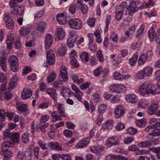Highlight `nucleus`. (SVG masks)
Listing matches in <instances>:
<instances>
[{
  "label": "nucleus",
  "mask_w": 160,
  "mask_h": 160,
  "mask_svg": "<svg viewBox=\"0 0 160 160\" xmlns=\"http://www.w3.org/2000/svg\"><path fill=\"white\" fill-rule=\"evenodd\" d=\"M107 108V105L105 104L102 103L99 106L98 112L100 113H102L105 112Z\"/></svg>",
  "instance_id": "6e6d98bb"
},
{
  "label": "nucleus",
  "mask_w": 160,
  "mask_h": 160,
  "mask_svg": "<svg viewBox=\"0 0 160 160\" xmlns=\"http://www.w3.org/2000/svg\"><path fill=\"white\" fill-rule=\"evenodd\" d=\"M13 41V35L12 34L8 35L7 38L6 44L7 47L8 49L10 50L12 48V43Z\"/></svg>",
  "instance_id": "c756f323"
},
{
  "label": "nucleus",
  "mask_w": 160,
  "mask_h": 160,
  "mask_svg": "<svg viewBox=\"0 0 160 160\" xmlns=\"http://www.w3.org/2000/svg\"><path fill=\"white\" fill-rule=\"evenodd\" d=\"M8 62L11 69L13 72H17L19 69V59L15 55L10 56L8 58Z\"/></svg>",
  "instance_id": "20e7f679"
},
{
  "label": "nucleus",
  "mask_w": 160,
  "mask_h": 160,
  "mask_svg": "<svg viewBox=\"0 0 160 160\" xmlns=\"http://www.w3.org/2000/svg\"><path fill=\"white\" fill-rule=\"evenodd\" d=\"M69 27L75 30L80 29L82 27V22L79 19L74 18L70 19L68 22Z\"/></svg>",
  "instance_id": "39448f33"
},
{
  "label": "nucleus",
  "mask_w": 160,
  "mask_h": 160,
  "mask_svg": "<svg viewBox=\"0 0 160 160\" xmlns=\"http://www.w3.org/2000/svg\"><path fill=\"white\" fill-rule=\"evenodd\" d=\"M49 116L48 114H45L42 115L40 119V121L41 122H47L49 119Z\"/></svg>",
  "instance_id": "680f3d73"
},
{
  "label": "nucleus",
  "mask_w": 160,
  "mask_h": 160,
  "mask_svg": "<svg viewBox=\"0 0 160 160\" xmlns=\"http://www.w3.org/2000/svg\"><path fill=\"white\" fill-rule=\"evenodd\" d=\"M61 117L60 115L59 116L58 115L52 116V117H51L52 122H54L58 121H61L62 118H61Z\"/></svg>",
  "instance_id": "338daca9"
},
{
  "label": "nucleus",
  "mask_w": 160,
  "mask_h": 160,
  "mask_svg": "<svg viewBox=\"0 0 160 160\" xmlns=\"http://www.w3.org/2000/svg\"><path fill=\"white\" fill-rule=\"evenodd\" d=\"M69 36L67 42V45L68 47L71 48L74 46L78 36L76 32L73 31H72L69 32Z\"/></svg>",
  "instance_id": "0eeeda50"
},
{
  "label": "nucleus",
  "mask_w": 160,
  "mask_h": 160,
  "mask_svg": "<svg viewBox=\"0 0 160 160\" xmlns=\"http://www.w3.org/2000/svg\"><path fill=\"white\" fill-rule=\"evenodd\" d=\"M67 47L65 44H62L57 50V53L60 56H63L66 52Z\"/></svg>",
  "instance_id": "72a5a7b5"
},
{
  "label": "nucleus",
  "mask_w": 160,
  "mask_h": 160,
  "mask_svg": "<svg viewBox=\"0 0 160 160\" xmlns=\"http://www.w3.org/2000/svg\"><path fill=\"white\" fill-rule=\"evenodd\" d=\"M53 37L50 34H47L45 35L44 42L45 48L48 49L51 47L52 44Z\"/></svg>",
  "instance_id": "ddd939ff"
},
{
  "label": "nucleus",
  "mask_w": 160,
  "mask_h": 160,
  "mask_svg": "<svg viewBox=\"0 0 160 160\" xmlns=\"http://www.w3.org/2000/svg\"><path fill=\"white\" fill-rule=\"evenodd\" d=\"M113 121L112 119H109L102 124V128L104 129H111L113 126Z\"/></svg>",
  "instance_id": "2f4dec72"
},
{
  "label": "nucleus",
  "mask_w": 160,
  "mask_h": 160,
  "mask_svg": "<svg viewBox=\"0 0 160 160\" xmlns=\"http://www.w3.org/2000/svg\"><path fill=\"white\" fill-rule=\"evenodd\" d=\"M55 35L58 40H62L63 39L65 36V32L62 28H57Z\"/></svg>",
  "instance_id": "412c9836"
},
{
  "label": "nucleus",
  "mask_w": 160,
  "mask_h": 160,
  "mask_svg": "<svg viewBox=\"0 0 160 160\" xmlns=\"http://www.w3.org/2000/svg\"><path fill=\"white\" fill-rule=\"evenodd\" d=\"M104 147L102 146H93L90 147L91 151L92 152L98 153L103 150Z\"/></svg>",
  "instance_id": "4c0bfd02"
},
{
  "label": "nucleus",
  "mask_w": 160,
  "mask_h": 160,
  "mask_svg": "<svg viewBox=\"0 0 160 160\" xmlns=\"http://www.w3.org/2000/svg\"><path fill=\"white\" fill-rule=\"evenodd\" d=\"M80 56L82 62H86L88 61L89 57V55L88 52H83L81 54Z\"/></svg>",
  "instance_id": "79ce46f5"
},
{
  "label": "nucleus",
  "mask_w": 160,
  "mask_h": 160,
  "mask_svg": "<svg viewBox=\"0 0 160 160\" xmlns=\"http://www.w3.org/2000/svg\"><path fill=\"white\" fill-rule=\"evenodd\" d=\"M40 148L39 147H35L33 149V153L35 158L36 159H38L39 155Z\"/></svg>",
  "instance_id": "bf43d9fd"
},
{
  "label": "nucleus",
  "mask_w": 160,
  "mask_h": 160,
  "mask_svg": "<svg viewBox=\"0 0 160 160\" xmlns=\"http://www.w3.org/2000/svg\"><path fill=\"white\" fill-rule=\"evenodd\" d=\"M113 78L117 80H122V79H126L128 78L130 76L129 75H122L118 72H115L113 74Z\"/></svg>",
  "instance_id": "a878e982"
},
{
  "label": "nucleus",
  "mask_w": 160,
  "mask_h": 160,
  "mask_svg": "<svg viewBox=\"0 0 160 160\" xmlns=\"http://www.w3.org/2000/svg\"><path fill=\"white\" fill-rule=\"evenodd\" d=\"M73 95L78 101L80 102L82 101V97L83 95V92L80 90L75 92Z\"/></svg>",
  "instance_id": "a18cd8bd"
},
{
  "label": "nucleus",
  "mask_w": 160,
  "mask_h": 160,
  "mask_svg": "<svg viewBox=\"0 0 160 160\" xmlns=\"http://www.w3.org/2000/svg\"><path fill=\"white\" fill-rule=\"evenodd\" d=\"M102 69L101 67H99L95 69L93 71L94 75L95 77L98 76L102 72Z\"/></svg>",
  "instance_id": "052dcab7"
},
{
  "label": "nucleus",
  "mask_w": 160,
  "mask_h": 160,
  "mask_svg": "<svg viewBox=\"0 0 160 160\" xmlns=\"http://www.w3.org/2000/svg\"><path fill=\"white\" fill-rule=\"evenodd\" d=\"M110 39L114 43H117L118 41V34L114 32L112 33L110 37Z\"/></svg>",
  "instance_id": "8fccbe9b"
},
{
  "label": "nucleus",
  "mask_w": 160,
  "mask_h": 160,
  "mask_svg": "<svg viewBox=\"0 0 160 160\" xmlns=\"http://www.w3.org/2000/svg\"><path fill=\"white\" fill-rule=\"evenodd\" d=\"M138 146L140 148H147L150 147L151 144L150 140H146L138 144Z\"/></svg>",
  "instance_id": "49530a36"
},
{
  "label": "nucleus",
  "mask_w": 160,
  "mask_h": 160,
  "mask_svg": "<svg viewBox=\"0 0 160 160\" xmlns=\"http://www.w3.org/2000/svg\"><path fill=\"white\" fill-rule=\"evenodd\" d=\"M28 107L27 104H22L20 102H18L16 104V108L18 110L26 115L28 114L30 112V110L28 108Z\"/></svg>",
  "instance_id": "1a4fd4ad"
},
{
  "label": "nucleus",
  "mask_w": 160,
  "mask_h": 160,
  "mask_svg": "<svg viewBox=\"0 0 160 160\" xmlns=\"http://www.w3.org/2000/svg\"><path fill=\"white\" fill-rule=\"evenodd\" d=\"M127 101L132 103H136L138 100V96L134 94H129L127 95L126 97Z\"/></svg>",
  "instance_id": "4be33fe9"
},
{
  "label": "nucleus",
  "mask_w": 160,
  "mask_h": 160,
  "mask_svg": "<svg viewBox=\"0 0 160 160\" xmlns=\"http://www.w3.org/2000/svg\"><path fill=\"white\" fill-rule=\"evenodd\" d=\"M68 75L59 74V79L60 81L65 82L68 80Z\"/></svg>",
  "instance_id": "4d7b16f0"
},
{
  "label": "nucleus",
  "mask_w": 160,
  "mask_h": 160,
  "mask_svg": "<svg viewBox=\"0 0 160 160\" xmlns=\"http://www.w3.org/2000/svg\"><path fill=\"white\" fill-rule=\"evenodd\" d=\"M119 143V141L117 138L112 137L107 139L105 144L108 148H110L113 145H118Z\"/></svg>",
  "instance_id": "f8f14e48"
},
{
  "label": "nucleus",
  "mask_w": 160,
  "mask_h": 160,
  "mask_svg": "<svg viewBox=\"0 0 160 160\" xmlns=\"http://www.w3.org/2000/svg\"><path fill=\"white\" fill-rule=\"evenodd\" d=\"M138 10V8L136 6V2L135 1H132L127 7L126 11V14L132 16L134 13Z\"/></svg>",
  "instance_id": "6e6552de"
},
{
  "label": "nucleus",
  "mask_w": 160,
  "mask_h": 160,
  "mask_svg": "<svg viewBox=\"0 0 160 160\" xmlns=\"http://www.w3.org/2000/svg\"><path fill=\"white\" fill-rule=\"evenodd\" d=\"M55 58V56L53 51L50 49L47 53V61L49 65H52L54 63Z\"/></svg>",
  "instance_id": "4468645a"
},
{
  "label": "nucleus",
  "mask_w": 160,
  "mask_h": 160,
  "mask_svg": "<svg viewBox=\"0 0 160 160\" xmlns=\"http://www.w3.org/2000/svg\"><path fill=\"white\" fill-rule=\"evenodd\" d=\"M127 4L126 2H122L116 8L124 12L125 8L127 6Z\"/></svg>",
  "instance_id": "e2e57ef3"
},
{
  "label": "nucleus",
  "mask_w": 160,
  "mask_h": 160,
  "mask_svg": "<svg viewBox=\"0 0 160 160\" xmlns=\"http://www.w3.org/2000/svg\"><path fill=\"white\" fill-rule=\"evenodd\" d=\"M56 107L60 115L62 117H65L66 114L65 112L64 105L63 104L58 103L57 104Z\"/></svg>",
  "instance_id": "aec40b11"
},
{
  "label": "nucleus",
  "mask_w": 160,
  "mask_h": 160,
  "mask_svg": "<svg viewBox=\"0 0 160 160\" xmlns=\"http://www.w3.org/2000/svg\"><path fill=\"white\" fill-rule=\"evenodd\" d=\"M72 78L74 82L77 83L78 84L82 83L83 82V79L82 78L78 79V76L76 75H73Z\"/></svg>",
  "instance_id": "5fc2aeb1"
},
{
  "label": "nucleus",
  "mask_w": 160,
  "mask_h": 160,
  "mask_svg": "<svg viewBox=\"0 0 160 160\" xmlns=\"http://www.w3.org/2000/svg\"><path fill=\"white\" fill-rule=\"evenodd\" d=\"M127 132L130 135L135 134L137 132V129L132 127L129 128L127 129Z\"/></svg>",
  "instance_id": "13d9d810"
},
{
  "label": "nucleus",
  "mask_w": 160,
  "mask_h": 160,
  "mask_svg": "<svg viewBox=\"0 0 160 160\" xmlns=\"http://www.w3.org/2000/svg\"><path fill=\"white\" fill-rule=\"evenodd\" d=\"M160 136V129L155 128L147 135L145 137V138L148 139H151L152 137H157Z\"/></svg>",
  "instance_id": "5701e85b"
},
{
  "label": "nucleus",
  "mask_w": 160,
  "mask_h": 160,
  "mask_svg": "<svg viewBox=\"0 0 160 160\" xmlns=\"http://www.w3.org/2000/svg\"><path fill=\"white\" fill-rule=\"evenodd\" d=\"M3 20L7 27L9 29L13 28L14 24V22L9 14H5L4 15Z\"/></svg>",
  "instance_id": "9b49d317"
},
{
  "label": "nucleus",
  "mask_w": 160,
  "mask_h": 160,
  "mask_svg": "<svg viewBox=\"0 0 160 160\" xmlns=\"http://www.w3.org/2000/svg\"><path fill=\"white\" fill-rule=\"evenodd\" d=\"M120 100V96L118 95H114L111 99V102L113 103L118 102Z\"/></svg>",
  "instance_id": "69168bd1"
},
{
  "label": "nucleus",
  "mask_w": 160,
  "mask_h": 160,
  "mask_svg": "<svg viewBox=\"0 0 160 160\" xmlns=\"http://www.w3.org/2000/svg\"><path fill=\"white\" fill-rule=\"evenodd\" d=\"M46 23L44 22H40L36 26L35 30L37 31L42 32L44 30L46 26Z\"/></svg>",
  "instance_id": "473e14b6"
},
{
  "label": "nucleus",
  "mask_w": 160,
  "mask_h": 160,
  "mask_svg": "<svg viewBox=\"0 0 160 160\" xmlns=\"http://www.w3.org/2000/svg\"><path fill=\"white\" fill-rule=\"evenodd\" d=\"M138 90L140 94L143 95L150 94L155 95L160 92L156 85H152L148 82H144L141 84L139 87Z\"/></svg>",
  "instance_id": "f257e3e1"
},
{
  "label": "nucleus",
  "mask_w": 160,
  "mask_h": 160,
  "mask_svg": "<svg viewBox=\"0 0 160 160\" xmlns=\"http://www.w3.org/2000/svg\"><path fill=\"white\" fill-rule=\"evenodd\" d=\"M32 94L31 89L24 88L22 93L21 97L23 99H27L30 98Z\"/></svg>",
  "instance_id": "6ab92c4d"
},
{
  "label": "nucleus",
  "mask_w": 160,
  "mask_h": 160,
  "mask_svg": "<svg viewBox=\"0 0 160 160\" xmlns=\"http://www.w3.org/2000/svg\"><path fill=\"white\" fill-rule=\"evenodd\" d=\"M146 55L148 59L150 60L153 55V52L152 51V48H148L146 53Z\"/></svg>",
  "instance_id": "603ef678"
},
{
  "label": "nucleus",
  "mask_w": 160,
  "mask_h": 160,
  "mask_svg": "<svg viewBox=\"0 0 160 160\" xmlns=\"http://www.w3.org/2000/svg\"><path fill=\"white\" fill-rule=\"evenodd\" d=\"M158 105L157 104H152L150 107L148 109V113L149 115H152L155 114L156 111L158 108Z\"/></svg>",
  "instance_id": "c85d7f7f"
},
{
  "label": "nucleus",
  "mask_w": 160,
  "mask_h": 160,
  "mask_svg": "<svg viewBox=\"0 0 160 160\" xmlns=\"http://www.w3.org/2000/svg\"><path fill=\"white\" fill-rule=\"evenodd\" d=\"M90 138H84L83 140L80 141L77 144L76 147L78 148H82L85 147L89 143Z\"/></svg>",
  "instance_id": "a211bd4d"
},
{
  "label": "nucleus",
  "mask_w": 160,
  "mask_h": 160,
  "mask_svg": "<svg viewBox=\"0 0 160 160\" xmlns=\"http://www.w3.org/2000/svg\"><path fill=\"white\" fill-rule=\"evenodd\" d=\"M135 31V26L134 25L129 28L125 32V34L128 37L131 36Z\"/></svg>",
  "instance_id": "ea45409f"
},
{
  "label": "nucleus",
  "mask_w": 160,
  "mask_h": 160,
  "mask_svg": "<svg viewBox=\"0 0 160 160\" xmlns=\"http://www.w3.org/2000/svg\"><path fill=\"white\" fill-rule=\"evenodd\" d=\"M71 91V89L68 88H63L62 90L61 91V94L64 97L66 96V94H69Z\"/></svg>",
  "instance_id": "774afa93"
},
{
  "label": "nucleus",
  "mask_w": 160,
  "mask_h": 160,
  "mask_svg": "<svg viewBox=\"0 0 160 160\" xmlns=\"http://www.w3.org/2000/svg\"><path fill=\"white\" fill-rule=\"evenodd\" d=\"M148 34L149 38L151 41H153L156 37V34L153 28H151L150 29L148 32Z\"/></svg>",
  "instance_id": "a19ab883"
},
{
  "label": "nucleus",
  "mask_w": 160,
  "mask_h": 160,
  "mask_svg": "<svg viewBox=\"0 0 160 160\" xmlns=\"http://www.w3.org/2000/svg\"><path fill=\"white\" fill-rule=\"evenodd\" d=\"M96 57L99 62H102L104 61V57L101 50H99L97 51Z\"/></svg>",
  "instance_id": "864d4df0"
},
{
  "label": "nucleus",
  "mask_w": 160,
  "mask_h": 160,
  "mask_svg": "<svg viewBox=\"0 0 160 160\" xmlns=\"http://www.w3.org/2000/svg\"><path fill=\"white\" fill-rule=\"evenodd\" d=\"M110 90L112 92L117 93H121L126 91L127 88L121 84H113L109 87Z\"/></svg>",
  "instance_id": "423d86ee"
},
{
  "label": "nucleus",
  "mask_w": 160,
  "mask_h": 160,
  "mask_svg": "<svg viewBox=\"0 0 160 160\" xmlns=\"http://www.w3.org/2000/svg\"><path fill=\"white\" fill-rule=\"evenodd\" d=\"M48 145L49 148L51 149L60 151L62 150L61 146L57 142H51L48 143Z\"/></svg>",
  "instance_id": "393cba45"
},
{
  "label": "nucleus",
  "mask_w": 160,
  "mask_h": 160,
  "mask_svg": "<svg viewBox=\"0 0 160 160\" xmlns=\"http://www.w3.org/2000/svg\"><path fill=\"white\" fill-rule=\"evenodd\" d=\"M83 0H78L77 3L78 8L80 9L83 14L87 13L88 11V6L83 3Z\"/></svg>",
  "instance_id": "f3484780"
},
{
  "label": "nucleus",
  "mask_w": 160,
  "mask_h": 160,
  "mask_svg": "<svg viewBox=\"0 0 160 160\" xmlns=\"http://www.w3.org/2000/svg\"><path fill=\"white\" fill-rule=\"evenodd\" d=\"M9 5L11 8L13 10V13L15 14L19 13V8L21 6H18L15 0H10L9 2Z\"/></svg>",
  "instance_id": "2eb2a0df"
},
{
  "label": "nucleus",
  "mask_w": 160,
  "mask_h": 160,
  "mask_svg": "<svg viewBox=\"0 0 160 160\" xmlns=\"http://www.w3.org/2000/svg\"><path fill=\"white\" fill-rule=\"evenodd\" d=\"M101 32H102V30H97L94 33V35L96 38V42L98 43H100L102 41V39L100 35Z\"/></svg>",
  "instance_id": "37998d69"
},
{
  "label": "nucleus",
  "mask_w": 160,
  "mask_h": 160,
  "mask_svg": "<svg viewBox=\"0 0 160 160\" xmlns=\"http://www.w3.org/2000/svg\"><path fill=\"white\" fill-rule=\"evenodd\" d=\"M145 77L142 70L138 72L135 76V78L138 80L142 79Z\"/></svg>",
  "instance_id": "de8ad7c7"
},
{
  "label": "nucleus",
  "mask_w": 160,
  "mask_h": 160,
  "mask_svg": "<svg viewBox=\"0 0 160 160\" xmlns=\"http://www.w3.org/2000/svg\"><path fill=\"white\" fill-rule=\"evenodd\" d=\"M15 144L12 143L10 141H6L3 142L2 144V150L0 153L5 158H9L13 156V153L10 151L7 150V148L13 147ZM6 159V158H5Z\"/></svg>",
  "instance_id": "f03ea898"
},
{
  "label": "nucleus",
  "mask_w": 160,
  "mask_h": 160,
  "mask_svg": "<svg viewBox=\"0 0 160 160\" xmlns=\"http://www.w3.org/2000/svg\"><path fill=\"white\" fill-rule=\"evenodd\" d=\"M147 120L145 118L137 120L136 122V124L137 126L139 127H143L146 123Z\"/></svg>",
  "instance_id": "3c124183"
},
{
  "label": "nucleus",
  "mask_w": 160,
  "mask_h": 160,
  "mask_svg": "<svg viewBox=\"0 0 160 160\" xmlns=\"http://www.w3.org/2000/svg\"><path fill=\"white\" fill-rule=\"evenodd\" d=\"M32 27V25H27L22 27L20 30V35L23 36H25L28 34L30 33Z\"/></svg>",
  "instance_id": "dca6fc26"
},
{
  "label": "nucleus",
  "mask_w": 160,
  "mask_h": 160,
  "mask_svg": "<svg viewBox=\"0 0 160 160\" xmlns=\"http://www.w3.org/2000/svg\"><path fill=\"white\" fill-rule=\"evenodd\" d=\"M148 101L146 99L142 98L138 102V107L142 108H146L148 105Z\"/></svg>",
  "instance_id": "e433bc0d"
},
{
  "label": "nucleus",
  "mask_w": 160,
  "mask_h": 160,
  "mask_svg": "<svg viewBox=\"0 0 160 160\" xmlns=\"http://www.w3.org/2000/svg\"><path fill=\"white\" fill-rule=\"evenodd\" d=\"M142 70L145 77H148L152 74L153 68L151 66H148L144 68Z\"/></svg>",
  "instance_id": "7c9ffc66"
},
{
  "label": "nucleus",
  "mask_w": 160,
  "mask_h": 160,
  "mask_svg": "<svg viewBox=\"0 0 160 160\" xmlns=\"http://www.w3.org/2000/svg\"><path fill=\"white\" fill-rule=\"evenodd\" d=\"M138 56V53L136 52L134 54L132 57L129 60V64L132 66H134L136 63Z\"/></svg>",
  "instance_id": "58836bf2"
},
{
  "label": "nucleus",
  "mask_w": 160,
  "mask_h": 160,
  "mask_svg": "<svg viewBox=\"0 0 160 160\" xmlns=\"http://www.w3.org/2000/svg\"><path fill=\"white\" fill-rule=\"evenodd\" d=\"M32 151L31 148L26 149L25 152L24 153L26 159L28 160L31 159L32 155Z\"/></svg>",
  "instance_id": "c03bdc74"
},
{
  "label": "nucleus",
  "mask_w": 160,
  "mask_h": 160,
  "mask_svg": "<svg viewBox=\"0 0 160 160\" xmlns=\"http://www.w3.org/2000/svg\"><path fill=\"white\" fill-rule=\"evenodd\" d=\"M123 11L116 8L115 10V18L117 21L121 20L123 15Z\"/></svg>",
  "instance_id": "f704fd0d"
},
{
  "label": "nucleus",
  "mask_w": 160,
  "mask_h": 160,
  "mask_svg": "<svg viewBox=\"0 0 160 160\" xmlns=\"http://www.w3.org/2000/svg\"><path fill=\"white\" fill-rule=\"evenodd\" d=\"M4 138L5 139L10 138L12 142H10L13 144L18 143L20 139L19 134L18 133L11 132L8 129H6L3 132Z\"/></svg>",
  "instance_id": "7ed1b4c3"
},
{
  "label": "nucleus",
  "mask_w": 160,
  "mask_h": 160,
  "mask_svg": "<svg viewBox=\"0 0 160 160\" xmlns=\"http://www.w3.org/2000/svg\"><path fill=\"white\" fill-rule=\"evenodd\" d=\"M149 61L150 60L146 56V53H143L141 54L139 57L138 63L140 65H143L145 62Z\"/></svg>",
  "instance_id": "bb28decb"
},
{
  "label": "nucleus",
  "mask_w": 160,
  "mask_h": 160,
  "mask_svg": "<svg viewBox=\"0 0 160 160\" xmlns=\"http://www.w3.org/2000/svg\"><path fill=\"white\" fill-rule=\"evenodd\" d=\"M56 74L55 72H52L47 77V81L48 83L53 81L56 78Z\"/></svg>",
  "instance_id": "09e8293b"
},
{
  "label": "nucleus",
  "mask_w": 160,
  "mask_h": 160,
  "mask_svg": "<svg viewBox=\"0 0 160 160\" xmlns=\"http://www.w3.org/2000/svg\"><path fill=\"white\" fill-rule=\"evenodd\" d=\"M57 21L60 24L63 25L66 22V18L63 13H58L56 16Z\"/></svg>",
  "instance_id": "cd10ccee"
},
{
  "label": "nucleus",
  "mask_w": 160,
  "mask_h": 160,
  "mask_svg": "<svg viewBox=\"0 0 160 160\" xmlns=\"http://www.w3.org/2000/svg\"><path fill=\"white\" fill-rule=\"evenodd\" d=\"M49 124L48 123H45L43 124L42 125L38 128L40 129V131L44 133H46V128L49 126Z\"/></svg>",
  "instance_id": "0e129e2a"
},
{
  "label": "nucleus",
  "mask_w": 160,
  "mask_h": 160,
  "mask_svg": "<svg viewBox=\"0 0 160 160\" xmlns=\"http://www.w3.org/2000/svg\"><path fill=\"white\" fill-rule=\"evenodd\" d=\"M88 37L89 38V42L88 45L89 46L90 49L92 50H94L96 48L95 45H93L92 42L93 40V36L92 34L89 33L87 35Z\"/></svg>",
  "instance_id": "c9c22d12"
},
{
  "label": "nucleus",
  "mask_w": 160,
  "mask_h": 160,
  "mask_svg": "<svg viewBox=\"0 0 160 160\" xmlns=\"http://www.w3.org/2000/svg\"><path fill=\"white\" fill-rule=\"evenodd\" d=\"M125 111V108L123 106H117L114 110L115 117L117 118H119L124 114Z\"/></svg>",
  "instance_id": "9d476101"
},
{
  "label": "nucleus",
  "mask_w": 160,
  "mask_h": 160,
  "mask_svg": "<svg viewBox=\"0 0 160 160\" xmlns=\"http://www.w3.org/2000/svg\"><path fill=\"white\" fill-rule=\"evenodd\" d=\"M46 92L54 100V101L56 102L55 103H56L57 98V94L56 90L54 88H50L47 89Z\"/></svg>",
  "instance_id": "b1692460"
}]
</instances>
